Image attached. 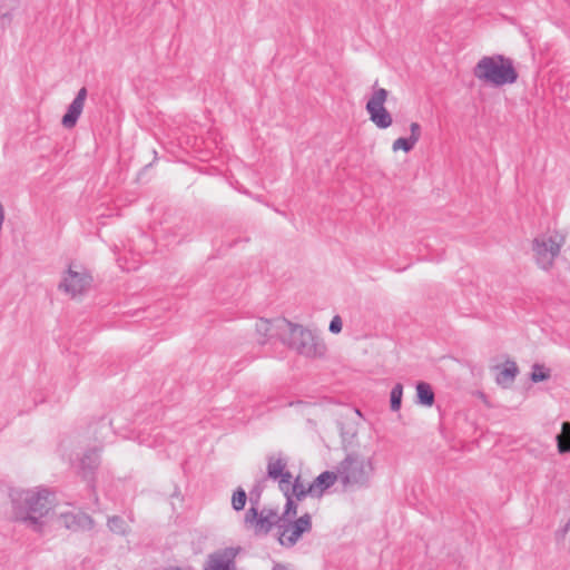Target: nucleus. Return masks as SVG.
I'll return each instance as SVG.
<instances>
[{
  "label": "nucleus",
  "mask_w": 570,
  "mask_h": 570,
  "mask_svg": "<svg viewBox=\"0 0 570 570\" xmlns=\"http://www.w3.org/2000/svg\"><path fill=\"white\" fill-rule=\"evenodd\" d=\"M58 523L61 527L70 530L87 529L90 530L94 527V520L86 513H61L58 518Z\"/></svg>",
  "instance_id": "obj_12"
},
{
  "label": "nucleus",
  "mask_w": 570,
  "mask_h": 570,
  "mask_svg": "<svg viewBox=\"0 0 570 570\" xmlns=\"http://www.w3.org/2000/svg\"><path fill=\"white\" fill-rule=\"evenodd\" d=\"M87 98V89L82 87L77 92V96L69 105L67 112L63 115L61 124L65 128H72L76 126L78 118L80 117L85 101Z\"/></svg>",
  "instance_id": "obj_11"
},
{
  "label": "nucleus",
  "mask_w": 570,
  "mask_h": 570,
  "mask_svg": "<svg viewBox=\"0 0 570 570\" xmlns=\"http://www.w3.org/2000/svg\"><path fill=\"white\" fill-rule=\"evenodd\" d=\"M247 494L243 488H237L232 497V507L235 511H240L245 508Z\"/></svg>",
  "instance_id": "obj_23"
},
{
  "label": "nucleus",
  "mask_w": 570,
  "mask_h": 570,
  "mask_svg": "<svg viewBox=\"0 0 570 570\" xmlns=\"http://www.w3.org/2000/svg\"><path fill=\"white\" fill-rule=\"evenodd\" d=\"M287 468V460L281 455H269L267 458V478L277 480L282 472Z\"/></svg>",
  "instance_id": "obj_16"
},
{
  "label": "nucleus",
  "mask_w": 570,
  "mask_h": 570,
  "mask_svg": "<svg viewBox=\"0 0 570 570\" xmlns=\"http://www.w3.org/2000/svg\"><path fill=\"white\" fill-rule=\"evenodd\" d=\"M473 76L493 87L512 85L518 80L513 60L503 55L483 56L473 67Z\"/></svg>",
  "instance_id": "obj_3"
},
{
  "label": "nucleus",
  "mask_w": 570,
  "mask_h": 570,
  "mask_svg": "<svg viewBox=\"0 0 570 570\" xmlns=\"http://www.w3.org/2000/svg\"><path fill=\"white\" fill-rule=\"evenodd\" d=\"M288 494L297 501H303L307 495H311V492L307 491V487L302 482L301 476H297L293 481Z\"/></svg>",
  "instance_id": "obj_21"
},
{
  "label": "nucleus",
  "mask_w": 570,
  "mask_h": 570,
  "mask_svg": "<svg viewBox=\"0 0 570 570\" xmlns=\"http://www.w3.org/2000/svg\"><path fill=\"white\" fill-rule=\"evenodd\" d=\"M273 570H286V567L282 563H275Z\"/></svg>",
  "instance_id": "obj_31"
},
{
  "label": "nucleus",
  "mask_w": 570,
  "mask_h": 570,
  "mask_svg": "<svg viewBox=\"0 0 570 570\" xmlns=\"http://www.w3.org/2000/svg\"><path fill=\"white\" fill-rule=\"evenodd\" d=\"M292 473L288 470H284L278 480V488L283 492V494L289 493V488L292 485Z\"/></svg>",
  "instance_id": "obj_27"
},
{
  "label": "nucleus",
  "mask_w": 570,
  "mask_h": 570,
  "mask_svg": "<svg viewBox=\"0 0 570 570\" xmlns=\"http://www.w3.org/2000/svg\"><path fill=\"white\" fill-rule=\"evenodd\" d=\"M550 377V370L546 368L541 364H534L532 366L531 380L533 382H542Z\"/></svg>",
  "instance_id": "obj_25"
},
{
  "label": "nucleus",
  "mask_w": 570,
  "mask_h": 570,
  "mask_svg": "<svg viewBox=\"0 0 570 570\" xmlns=\"http://www.w3.org/2000/svg\"><path fill=\"white\" fill-rule=\"evenodd\" d=\"M570 530V520L564 524V527L559 531L558 535L564 538L567 532Z\"/></svg>",
  "instance_id": "obj_30"
},
{
  "label": "nucleus",
  "mask_w": 570,
  "mask_h": 570,
  "mask_svg": "<svg viewBox=\"0 0 570 570\" xmlns=\"http://www.w3.org/2000/svg\"><path fill=\"white\" fill-rule=\"evenodd\" d=\"M240 548H224L210 553L204 566V570H236L235 559Z\"/></svg>",
  "instance_id": "obj_9"
},
{
  "label": "nucleus",
  "mask_w": 570,
  "mask_h": 570,
  "mask_svg": "<svg viewBox=\"0 0 570 570\" xmlns=\"http://www.w3.org/2000/svg\"><path fill=\"white\" fill-rule=\"evenodd\" d=\"M387 96L389 91L386 89H375L365 107L370 115V120L380 129H386L393 122L392 115L384 107Z\"/></svg>",
  "instance_id": "obj_8"
},
{
  "label": "nucleus",
  "mask_w": 570,
  "mask_h": 570,
  "mask_svg": "<svg viewBox=\"0 0 570 570\" xmlns=\"http://www.w3.org/2000/svg\"><path fill=\"white\" fill-rule=\"evenodd\" d=\"M10 499L12 504V519L40 532L43 524L41 519L52 508L53 500L51 492L47 489H12L10 491Z\"/></svg>",
  "instance_id": "obj_1"
},
{
  "label": "nucleus",
  "mask_w": 570,
  "mask_h": 570,
  "mask_svg": "<svg viewBox=\"0 0 570 570\" xmlns=\"http://www.w3.org/2000/svg\"><path fill=\"white\" fill-rule=\"evenodd\" d=\"M342 326H343L342 318L338 315H336L332 318L328 330H330V332L337 334L342 331Z\"/></svg>",
  "instance_id": "obj_28"
},
{
  "label": "nucleus",
  "mask_w": 570,
  "mask_h": 570,
  "mask_svg": "<svg viewBox=\"0 0 570 570\" xmlns=\"http://www.w3.org/2000/svg\"><path fill=\"white\" fill-rule=\"evenodd\" d=\"M416 144L411 138L400 137L393 141L392 150H404L405 153L411 151Z\"/></svg>",
  "instance_id": "obj_26"
},
{
  "label": "nucleus",
  "mask_w": 570,
  "mask_h": 570,
  "mask_svg": "<svg viewBox=\"0 0 570 570\" xmlns=\"http://www.w3.org/2000/svg\"><path fill=\"white\" fill-rule=\"evenodd\" d=\"M564 242V236L558 233L537 236L532 240V252L537 265L543 271H549L553 266L554 259L559 256Z\"/></svg>",
  "instance_id": "obj_5"
},
{
  "label": "nucleus",
  "mask_w": 570,
  "mask_h": 570,
  "mask_svg": "<svg viewBox=\"0 0 570 570\" xmlns=\"http://www.w3.org/2000/svg\"><path fill=\"white\" fill-rule=\"evenodd\" d=\"M91 276L86 272H76L69 267L67 275L60 283L59 287L67 294L76 296L87 291L91 284Z\"/></svg>",
  "instance_id": "obj_10"
},
{
  "label": "nucleus",
  "mask_w": 570,
  "mask_h": 570,
  "mask_svg": "<svg viewBox=\"0 0 570 570\" xmlns=\"http://www.w3.org/2000/svg\"><path fill=\"white\" fill-rule=\"evenodd\" d=\"M277 328L282 342L298 354L309 358L324 356L326 345L312 330L285 318L277 321Z\"/></svg>",
  "instance_id": "obj_2"
},
{
  "label": "nucleus",
  "mask_w": 570,
  "mask_h": 570,
  "mask_svg": "<svg viewBox=\"0 0 570 570\" xmlns=\"http://www.w3.org/2000/svg\"><path fill=\"white\" fill-rule=\"evenodd\" d=\"M417 403L424 406H432L434 403V392L429 383L419 382L416 384Z\"/></svg>",
  "instance_id": "obj_18"
},
{
  "label": "nucleus",
  "mask_w": 570,
  "mask_h": 570,
  "mask_svg": "<svg viewBox=\"0 0 570 570\" xmlns=\"http://www.w3.org/2000/svg\"><path fill=\"white\" fill-rule=\"evenodd\" d=\"M100 463L99 454L97 450H89L83 453L79 461V470L83 478L87 479L94 473Z\"/></svg>",
  "instance_id": "obj_14"
},
{
  "label": "nucleus",
  "mask_w": 570,
  "mask_h": 570,
  "mask_svg": "<svg viewBox=\"0 0 570 570\" xmlns=\"http://www.w3.org/2000/svg\"><path fill=\"white\" fill-rule=\"evenodd\" d=\"M107 525L112 533L119 535H126L130 531L129 525L126 523V521L118 515L108 518Z\"/></svg>",
  "instance_id": "obj_20"
},
{
  "label": "nucleus",
  "mask_w": 570,
  "mask_h": 570,
  "mask_svg": "<svg viewBox=\"0 0 570 570\" xmlns=\"http://www.w3.org/2000/svg\"><path fill=\"white\" fill-rule=\"evenodd\" d=\"M372 460L358 453H348L336 466L338 481L344 488L366 487L373 474Z\"/></svg>",
  "instance_id": "obj_4"
},
{
  "label": "nucleus",
  "mask_w": 570,
  "mask_h": 570,
  "mask_svg": "<svg viewBox=\"0 0 570 570\" xmlns=\"http://www.w3.org/2000/svg\"><path fill=\"white\" fill-rule=\"evenodd\" d=\"M250 508L246 511L244 522L246 525L253 527L256 534H267L274 525L279 529L281 515L277 510L264 508L258 511V501L261 493L257 492L256 498L250 493Z\"/></svg>",
  "instance_id": "obj_6"
},
{
  "label": "nucleus",
  "mask_w": 570,
  "mask_h": 570,
  "mask_svg": "<svg viewBox=\"0 0 570 570\" xmlns=\"http://www.w3.org/2000/svg\"><path fill=\"white\" fill-rule=\"evenodd\" d=\"M284 495L286 498V504H285L284 512L281 515V521L289 520V519L296 517V514H297V502L298 501L294 497L289 495L288 493L284 494Z\"/></svg>",
  "instance_id": "obj_22"
},
{
  "label": "nucleus",
  "mask_w": 570,
  "mask_h": 570,
  "mask_svg": "<svg viewBox=\"0 0 570 570\" xmlns=\"http://www.w3.org/2000/svg\"><path fill=\"white\" fill-rule=\"evenodd\" d=\"M557 448L560 454L570 452V422L564 421L561 425V432L556 436Z\"/></svg>",
  "instance_id": "obj_19"
},
{
  "label": "nucleus",
  "mask_w": 570,
  "mask_h": 570,
  "mask_svg": "<svg viewBox=\"0 0 570 570\" xmlns=\"http://www.w3.org/2000/svg\"><path fill=\"white\" fill-rule=\"evenodd\" d=\"M410 131H411V135H410L411 140H413L416 144L421 137V126L417 122H412L410 125Z\"/></svg>",
  "instance_id": "obj_29"
},
{
  "label": "nucleus",
  "mask_w": 570,
  "mask_h": 570,
  "mask_svg": "<svg viewBox=\"0 0 570 570\" xmlns=\"http://www.w3.org/2000/svg\"><path fill=\"white\" fill-rule=\"evenodd\" d=\"M277 321L273 324L271 321L266 318H261L256 322V333L262 337L259 340L261 344H265L267 338L273 335L279 336V330L277 328Z\"/></svg>",
  "instance_id": "obj_15"
},
{
  "label": "nucleus",
  "mask_w": 570,
  "mask_h": 570,
  "mask_svg": "<svg viewBox=\"0 0 570 570\" xmlns=\"http://www.w3.org/2000/svg\"><path fill=\"white\" fill-rule=\"evenodd\" d=\"M337 480L338 474L336 471H324L307 485V491L311 492V497L321 498Z\"/></svg>",
  "instance_id": "obj_13"
},
{
  "label": "nucleus",
  "mask_w": 570,
  "mask_h": 570,
  "mask_svg": "<svg viewBox=\"0 0 570 570\" xmlns=\"http://www.w3.org/2000/svg\"><path fill=\"white\" fill-rule=\"evenodd\" d=\"M278 542L285 548L294 547L304 533L312 530V517L309 513H304L296 520L281 521Z\"/></svg>",
  "instance_id": "obj_7"
},
{
  "label": "nucleus",
  "mask_w": 570,
  "mask_h": 570,
  "mask_svg": "<svg viewBox=\"0 0 570 570\" xmlns=\"http://www.w3.org/2000/svg\"><path fill=\"white\" fill-rule=\"evenodd\" d=\"M518 373L517 364L514 362H507L505 366L497 375V383L503 387H508L514 382Z\"/></svg>",
  "instance_id": "obj_17"
},
{
  "label": "nucleus",
  "mask_w": 570,
  "mask_h": 570,
  "mask_svg": "<svg viewBox=\"0 0 570 570\" xmlns=\"http://www.w3.org/2000/svg\"><path fill=\"white\" fill-rule=\"evenodd\" d=\"M402 395H403V386L402 384L397 383L393 386L391 391V410L392 411H399L401 407L402 402Z\"/></svg>",
  "instance_id": "obj_24"
}]
</instances>
